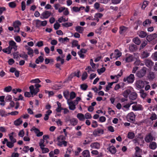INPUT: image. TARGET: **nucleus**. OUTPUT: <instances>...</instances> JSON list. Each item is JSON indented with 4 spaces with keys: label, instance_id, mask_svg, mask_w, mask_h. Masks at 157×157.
<instances>
[{
    "label": "nucleus",
    "instance_id": "obj_1",
    "mask_svg": "<svg viewBox=\"0 0 157 157\" xmlns=\"http://www.w3.org/2000/svg\"><path fill=\"white\" fill-rule=\"evenodd\" d=\"M147 68L143 67L141 70L138 71L136 73V75L137 77L141 78L144 76L146 74Z\"/></svg>",
    "mask_w": 157,
    "mask_h": 157
},
{
    "label": "nucleus",
    "instance_id": "obj_2",
    "mask_svg": "<svg viewBox=\"0 0 157 157\" xmlns=\"http://www.w3.org/2000/svg\"><path fill=\"white\" fill-rule=\"evenodd\" d=\"M127 118L128 121L134 122L135 120V115L133 112L130 113L128 114Z\"/></svg>",
    "mask_w": 157,
    "mask_h": 157
},
{
    "label": "nucleus",
    "instance_id": "obj_3",
    "mask_svg": "<svg viewBox=\"0 0 157 157\" xmlns=\"http://www.w3.org/2000/svg\"><path fill=\"white\" fill-rule=\"evenodd\" d=\"M52 14V13L51 12L48 11H45L42 13L40 17L42 19H47Z\"/></svg>",
    "mask_w": 157,
    "mask_h": 157
},
{
    "label": "nucleus",
    "instance_id": "obj_4",
    "mask_svg": "<svg viewBox=\"0 0 157 157\" xmlns=\"http://www.w3.org/2000/svg\"><path fill=\"white\" fill-rule=\"evenodd\" d=\"M30 92L32 95L33 94L36 95L39 92V89L38 88L34 89V86L33 85H31L29 87Z\"/></svg>",
    "mask_w": 157,
    "mask_h": 157
},
{
    "label": "nucleus",
    "instance_id": "obj_5",
    "mask_svg": "<svg viewBox=\"0 0 157 157\" xmlns=\"http://www.w3.org/2000/svg\"><path fill=\"white\" fill-rule=\"evenodd\" d=\"M134 80V76L133 74H131L129 76L126 78H124V81L127 82L129 83H132Z\"/></svg>",
    "mask_w": 157,
    "mask_h": 157
},
{
    "label": "nucleus",
    "instance_id": "obj_6",
    "mask_svg": "<svg viewBox=\"0 0 157 157\" xmlns=\"http://www.w3.org/2000/svg\"><path fill=\"white\" fill-rule=\"evenodd\" d=\"M104 133V130L102 129L98 128L95 129L93 132V134L96 136H99L100 134H102Z\"/></svg>",
    "mask_w": 157,
    "mask_h": 157
},
{
    "label": "nucleus",
    "instance_id": "obj_7",
    "mask_svg": "<svg viewBox=\"0 0 157 157\" xmlns=\"http://www.w3.org/2000/svg\"><path fill=\"white\" fill-rule=\"evenodd\" d=\"M157 37V34L156 33H154L148 35L146 37V39L148 41L150 42L154 39Z\"/></svg>",
    "mask_w": 157,
    "mask_h": 157
},
{
    "label": "nucleus",
    "instance_id": "obj_8",
    "mask_svg": "<svg viewBox=\"0 0 157 157\" xmlns=\"http://www.w3.org/2000/svg\"><path fill=\"white\" fill-rule=\"evenodd\" d=\"M145 65L148 68H151L153 65L154 63L151 60L146 59L145 61Z\"/></svg>",
    "mask_w": 157,
    "mask_h": 157
},
{
    "label": "nucleus",
    "instance_id": "obj_9",
    "mask_svg": "<svg viewBox=\"0 0 157 157\" xmlns=\"http://www.w3.org/2000/svg\"><path fill=\"white\" fill-rule=\"evenodd\" d=\"M144 83L142 80H138L137 81L136 83V86L137 87L141 89L144 86Z\"/></svg>",
    "mask_w": 157,
    "mask_h": 157
},
{
    "label": "nucleus",
    "instance_id": "obj_10",
    "mask_svg": "<svg viewBox=\"0 0 157 157\" xmlns=\"http://www.w3.org/2000/svg\"><path fill=\"white\" fill-rule=\"evenodd\" d=\"M67 103L69 105V108L70 109L73 110L75 109V106L76 105L74 104L73 102H71V101H69V100H68Z\"/></svg>",
    "mask_w": 157,
    "mask_h": 157
},
{
    "label": "nucleus",
    "instance_id": "obj_11",
    "mask_svg": "<svg viewBox=\"0 0 157 157\" xmlns=\"http://www.w3.org/2000/svg\"><path fill=\"white\" fill-rule=\"evenodd\" d=\"M137 49V46L134 44H131L129 46V50L131 52H134Z\"/></svg>",
    "mask_w": 157,
    "mask_h": 157
},
{
    "label": "nucleus",
    "instance_id": "obj_12",
    "mask_svg": "<svg viewBox=\"0 0 157 157\" xmlns=\"http://www.w3.org/2000/svg\"><path fill=\"white\" fill-rule=\"evenodd\" d=\"M153 139V137L151 134H149L145 138V140L147 143L152 141Z\"/></svg>",
    "mask_w": 157,
    "mask_h": 157
},
{
    "label": "nucleus",
    "instance_id": "obj_13",
    "mask_svg": "<svg viewBox=\"0 0 157 157\" xmlns=\"http://www.w3.org/2000/svg\"><path fill=\"white\" fill-rule=\"evenodd\" d=\"M137 97V94L135 92H132L131 93L129 96V98L131 100H134L136 99Z\"/></svg>",
    "mask_w": 157,
    "mask_h": 157
},
{
    "label": "nucleus",
    "instance_id": "obj_14",
    "mask_svg": "<svg viewBox=\"0 0 157 157\" xmlns=\"http://www.w3.org/2000/svg\"><path fill=\"white\" fill-rule=\"evenodd\" d=\"M132 109L135 111L141 110L143 109V108L141 105H138L137 106H133Z\"/></svg>",
    "mask_w": 157,
    "mask_h": 157
},
{
    "label": "nucleus",
    "instance_id": "obj_15",
    "mask_svg": "<svg viewBox=\"0 0 157 157\" xmlns=\"http://www.w3.org/2000/svg\"><path fill=\"white\" fill-rule=\"evenodd\" d=\"M109 151L113 154H115L116 151V150L115 147L112 146L107 149Z\"/></svg>",
    "mask_w": 157,
    "mask_h": 157
},
{
    "label": "nucleus",
    "instance_id": "obj_16",
    "mask_svg": "<svg viewBox=\"0 0 157 157\" xmlns=\"http://www.w3.org/2000/svg\"><path fill=\"white\" fill-rule=\"evenodd\" d=\"M90 147L93 148L98 149L99 148L100 145L99 143L96 142L91 144L90 145Z\"/></svg>",
    "mask_w": 157,
    "mask_h": 157
},
{
    "label": "nucleus",
    "instance_id": "obj_17",
    "mask_svg": "<svg viewBox=\"0 0 157 157\" xmlns=\"http://www.w3.org/2000/svg\"><path fill=\"white\" fill-rule=\"evenodd\" d=\"M149 55V53L148 52L147 50L144 51L141 54V57L144 59L147 58Z\"/></svg>",
    "mask_w": 157,
    "mask_h": 157
},
{
    "label": "nucleus",
    "instance_id": "obj_18",
    "mask_svg": "<svg viewBox=\"0 0 157 157\" xmlns=\"http://www.w3.org/2000/svg\"><path fill=\"white\" fill-rule=\"evenodd\" d=\"M149 147L151 149H155L157 147L156 143L155 142H151L149 145Z\"/></svg>",
    "mask_w": 157,
    "mask_h": 157
},
{
    "label": "nucleus",
    "instance_id": "obj_19",
    "mask_svg": "<svg viewBox=\"0 0 157 157\" xmlns=\"http://www.w3.org/2000/svg\"><path fill=\"white\" fill-rule=\"evenodd\" d=\"M138 34L139 36L141 38L145 37L147 35V33L143 31H140L138 32Z\"/></svg>",
    "mask_w": 157,
    "mask_h": 157
},
{
    "label": "nucleus",
    "instance_id": "obj_20",
    "mask_svg": "<svg viewBox=\"0 0 157 157\" xmlns=\"http://www.w3.org/2000/svg\"><path fill=\"white\" fill-rule=\"evenodd\" d=\"M75 30L79 33H82L84 30L83 28L79 26H77L75 28Z\"/></svg>",
    "mask_w": 157,
    "mask_h": 157
},
{
    "label": "nucleus",
    "instance_id": "obj_21",
    "mask_svg": "<svg viewBox=\"0 0 157 157\" xmlns=\"http://www.w3.org/2000/svg\"><path fill=\"white\" fill-rule=\"evenodd\" d=\"M21 23L19 21H16L14 22L13 24V26L14 27V28L19 27L21 25Z\"/></svg>",
    "mask_w": 157,
    "mask_h": 157
},
{
    "label": "nucleus",
    "instance_id": "obj_22",
    "mask_svg": "<svg viewBox=\"0 0 157 157\" xmlns=\"http://www.w3.org/2000/svg\"><path fill=\"white\" fill-rule=\"evenodd\" d=\"M154 73L153 72H150L149 73L148 77L149 79L152 80L154 79L155 77Z\"/></svg>",
    "mask_w": 157,
    "mask_h": 157
},
{
    "label": "nucleus",
    "instance_id": "obj_23",
    "mask_svg": "<svg viewBox=\"0 0 157 157\" xmlns=\"http://www.w3.org/2000/svg\"><path fill=\"white\" fill-rule=\"evenodd\" d=\"M22 120L21 118H19L14 121V124L15 125L18 126L22 124Z\"/></svg>",
    "mask_w": 157,
    "mask_h": 157
},
{
    "label": "nucleus",
    "instance_id": "obj_24",
    "mask_svg": "<svg viewBox=\"0 0 157 157\" xmlns=\"http://www.w3.org/2000/svg\"><path fill=\"white\" fill-rule=\"evenodd\" d=\"M77 117L80 121H83L85 119L84 115L81 113H78Z\"/></svg>",
    "mask_w": 157,
    "mask_h": 157
},
{
    "label": "nucleus",
    "instance_id": "obj_25",
    "mask_svg": "<svg viewBox=\"0 0 157 157\" xmlns=\"http://www.w3.org/2000/svg\"><path fill=\"white\" fill-rule=\"evenodd\" d=\"M82 155L84 157H90L89 152L88 150H85L82 153Z\"/></svg>",
    "mask_w": 157,
    "mask_h": 157
},
{
    "label": "nucleus",
    "instance_id": "obj_26",
    "mask_svg": "<svg viewBox=\"0 0 157 157\" xmlns=\"http://www.w3.org/2000/svg\"><path fill=\"white\" fill-rule=\"evenodd\" d=\"M59 40L60 42L62 43H63L65 42H68L69 40V39L67 37H66L64 38H60L59 39Z\"/></svg>",
    "mask_w": 157,
    "mask_h": 157
},
{
    "label": "nucleus",
    "instance_id": "obj_27",
    "mask_svg": "<svg viewBox=\"0 0 157 157\" xmlns=\"http://www.w3.org/2000/svg\"><path fill=\"white\" fill-rule=\"evenodd\" d=\"M27 49L28 51L27 54L29 55H30L31 57H32L33 56V50L30 47H28L27 48Z\"/></svg>",
    "mask_w": 157,
    "mask_h": 157
},
{
    "label": "nucleus",
    "instance_id": "obj_28",
    "mask_svg": "<svg viewBox=\"0 0 157 157\" xmlns=\"http://www.w3.org/2000/svg\"><path fill=\"white\" fill-rule=\"evenodd\" d=\"M133 56L130 55L128 57H127L125 60L126 62L129 63L132 62L133 61Z\"/></svg>",
    "mask_w": 157,
    "mask_h": 157
},
{
    "label": "nucleus",
    "instance_id": "obj_29",
    "mask_svg": "<svg viewBox=\"0 0 157 157\" xmlns=\"http://www.w3.org/2000/svg\"><path fill=\"white\" fill-rule=\"evenodd\" d=\"M134 42L137 45H139L141 43V41L137 37H135L133 39Z\"/></svg>",
    "mask_w": 157,
    "mask_h": 157
},
{
    "label": "nucleus",
    "instance_id": "obj_30",
    "mask_svg": "<svg viewBox=\"0 0 157 157\" xmlns=\"http://www.w3.org/2000/svg\"><path fill=\"white\" fill-rule=\"evenodd\" d=\"M116 82H112L109 83L108 85L106 86L105 91H108V90H109V89L112 88L111 86L113 85V83H116Z\"/></svg>",
    "mask_w": 157,
    "mask_h": 157
},
{
    "label": "nucleus",
    "instance_id": "obj_31",
    "mask_svg": "<svg viewBox=\"0 0 157 157\" xmlns=\"http://www.w3.org/2000/svg\"><path fill=\"white\" fill-rule=\"evenodd\" d=\"M63 94L64 97L67 100H69V99H68L69 96V92L68 90H66L63 92Z\"/></svg>",
    "mask_w": 157,
    "mask_h": 157
},
{
    "label": "nucleus",
    "instance_id": "obj_32",
    "mask_svg": "<svg viewBox=\"0 0 157 157\" xmlns=\"http://www.w3.org/2000/svg\"><path fill=\"white\" fill-rule=\"evenodd\" d=\"M44 60V59L41 56H40L36 59L35 62L36 63L38 64L40 62H43Z\"/></svg>",
    "mask_w": 157,
    "mask_h": 157
},
{
    "label": "nucleus",
    "instance_id": "obj_33",
    "mask_svg": "<svg viewBox=\"0 0 157 157\" xmlns=\"http://www.w3.org/2000/svg\"><path fill=\"white\" fill-rule=\"evenodd\" d=\"M131 92L130 90L128 89L125 90L123 93V96L126 98H127L128 94Z\"/></svg>",
    "mask_w": 157,
    "mask_h": 157
},
{
    "label": "nucleus",
    "instance_id": "obj_34",
    "mask_svg": "<svg viewBox=\"0 0 157 157\" xmlns=\"http://www.w3.org/2000/svg\"><path fill=\"white\" fill-rule=\"evenodd\" d=\"M151 23V21L149 19H146L143 23V25L145 26L148 24H150Z\"/></svg>",
    "mask_w": 157,
    "mask_h": 157
},
{
    "label": "nucleus",
    "instance_id": "obj_35",
    "mask_svg": "<svg viewBox=\"0 0 157 157\" xmlns=\"http://www.w3.org/2000/svg\"><path fill=\"white\" fill-rule=\"evenodd\" d=\"M19 56L21 57L25 58L26 60H27L28 56L25 52H23L20 54Z\"/></svg>",
    "mask_w": 157,
    "mask_h": 157
},
{
    "label": "nucleus",
    "instance_id": "obj_36",
    "mask_svg": "<svg viewBox=\"0 0 157 157\" xmlns=\"http://www.w3.org/2000/svg\"><path fill=\"white\" fill-rule=\"evenodd\" d=\"M76 97V94L73 91H72L70 94V98L69 99V100H72Z\"/></svg>",
    "mask_w": 157,
    "mask_h": 157
},
{
    "label": "nucleus",
    "instance_id": "obj_37",
    "mask_svg": "<svg viewBox=\"0 0 157 157\" xmlns=\"http://www.w3.org/2000/svg\"><path fill=\"white\" fill-rule=\"evenodd\" d=\"M147 42L146 41H144L141 44L140 47V50L143 49L147 44Z\"/></svg>",
    "mask_w": 157,
    "mask_h": 157
},
{
    "label": "nucleus",
    "instance_id": "obj_38",
    "mask_svg": "<svg viewBox=\"0 0 157 157\" xmlns=\"http://www.w3.org/2000/svg\"><path fill=\"white\" fill-rule=\"evenodd\" d=\"M128 137L130 139H132L135 136L134 134L132 132H129L128 134Z\"/></svg>",
    "mask_w": 157,
    "mask_h": 157
},
{
    "label": "nucleus",
    "instance_id": "obj_39",
    "mask_svg": "<svg viewBox=\"0 0 157 157\" xmlns=\"http://www.w3.org/2000/svg\"><path fill=\"white\" fill-rule=\"evenodd\" d=\"M13 143L10 141H7L6 145L10 148L13 147L14 146Z\"/></svg>",
    "mask_w": 157,
    "mask_h": 157
},
{
    "label": "nucleus",
    "instance_id": "obj_40",
    "mask_svg": "<svg viewBox=\"0 0 157 157\" xmlns=\"http://www.w3.org/2000/svg\"><path fill=\"white\" fill-rule=\"evenodd\" d=\"M72 23L71 22H67L65 23H63L62 24V25L66 27H68L69 26H71L72 25Z\"/></svg>",
    "mask_w": 157,
    "mask_h": 157
},
{
    "label": "nucleus",
    "instance_id": "obj_41",
    "mask_svg": "<svg viewBox=\"0 0 157 157\" xmlns=\"http://www.w3.org/2000/svg\"><path fill=\"white\" fill-rule=\"evenodd\" d=\"M105 68L103 67L101 68L100 69H98L97 70V72L99 75H100L101 73L104 72L105 71Z\"/></svg>",
    "mask_w": 157,
    "mask_h": 157
},
{
    "label": "nucleus",
    "instance_id": "obj_42",
    "mask_svg": "<svg viewBox=\"0 0 157 157\" xmlns=\"http://www.w3.org/2000/svg\"><path fill=\"white\" fill-rule=\"evenodd\" d=\"M56 59L57 61H60L61 63L62 64H63V63H64V59H62L61 58V56H60L57 57L56 58Z\"/></svg>",
    "mask_w": 157,
    "mask_h": 157
},
{
    "label": "nucleus",
    "instance_id": "obj_43",
    "mask_svg": "<svg viewBox=\"0 0 157 157\" xmlns=\"http://www.w3.org/2000/svg\"><path fill=\"white\" fill-rule=\"evenodd\" d=\"M40 148L42 150V153H43L48 152L49 151L48 148H45L44 147H40Z\"/></svg>",
    "mask_w": 157,
    "mask_h": 157
},
{
    "label": "nucleus",
    "instance_id": "obj_44",
    "mask_svg": "<svg viewBox=\"0 0 157 157\" xmlns=\"http://www.w3.org/2000/svg\"><path fill=\"white\" fill-rule=\"evenodd\" d=\"M44 139H40L39 144L40 147H44L45 145L44 144Z\"/></svg>",
    "mask_w": 157,
    "mask_h": 157
},
{
    "label": "nucleus",
    "instance_id": "obj_45",
    "mask_svg": "<svg viewBox=\"0 0 157 157\" xmlns=\"http://www.w3.org/2000/svg\"><path fill=\"white\" fill-rule=\"evenodd\" d=\"M30 82L32 83H39L40 82V81L38 78H36L31 80Z\"/></svg>",
    "mask_w": 157,
    "mask_h": 157
},
{
    "label": "nucleus",
    "instance_id": "obj_46",
    "mask_svg": "<svg viewBox=\"0 0 157 157\" xmlns=\"http://www.w3.org/2000/svg\"><path fill=\"white\" fill-rule=\"evenodd\" d=\"M60 27V25L56 22L54 25V28L55 30L58 29Z\"/></svg>",
    "mask_w": 157,
    "mask_h": 157
},
{
    "label": "nucleus",
    "instance_id": "obj_47",
    "mask_svg": "<svg viewBox=\"0 0 157 157\" xmlns=\"http://www.w3.org/2000/svg\"><path fill=\"white\" fill-rule=\"evenodd\" d=\"M87 77V74L86 72H84L82 75V80L83 81L86 79Z\"/></svg>",
    "mask_w": 157,
    "mask_h": 157
},
{
    "label": "nucleus",
    "instance_id": "obj_48",
    "mask_svg": "<svg viewBox=\"0 0 157 157\" xmlns=\"http://www.w3.org/2000/svg\"><path fill=\"white\" fill-rule=\"evenodd\" d=\"M9 6L12 8H14L16 6V4L14 2H11L9 3Z\"/></svg>",
    "mask_w": 157,
    "mask_h": 157
},
{
    "label": "nucleus",
    "instance_id": "obj_49",
    "mask_svg": "<svg viewBox=\"0 0 157 157\" xmlns=\"http://www.w3.org/2000/svg\"><path fill=\"white\" fill-rule=\"evenodd\" d=\"M70 122L71 124L73 125H75L77 124V122L76 119L74 118L71 119L70 120Z\"/></svg>",
    "mask_w": 157,
    "mask_h": 157
},
{
    "label": "nucleus",
    "instance_id": "obj_50",
    "mask_svg": "<svg viewBox=\"0 0 157 157\" xmlns=\"http://www.w3.org/2000/svg\"><path fill=\"white\" fill-rule=\"evenodd\" d=\"M115 52L116 53V55L117 57L116 59H117V58L120 57L121 55V53L120 52L118 49H116L115 50Z\"/></svg>",
    "mask_w": 157,
    "mask_h": 157
},
{
    "label": "nucleus",
    "instance_id": "obj_51",
    "mask_svg": "<svg viewBox=\"0 0 157 157\" xmlns=\"http://www.w3.org/2000/svg\"><path fill=\"white\" fill-rule=\"evenodd\" d=\"M80 87L81 89L83 90H86L88 86L87 85L85 84H82L80 85Z\"/></svg>",
    "mask_w": 157,
    "mask_h": 157
},
{
    "label": "nucleus",
    "instance_id": "obj_52",
    "mask_svg": "<svg viewBox=\"0 0 157 157\" xmlns=\"http://www.w3.org/2000/svg\"><path fill=\"white\" fill-rule=\"evenodd\" d=\"M12 87L9 86L5 88L4 91L6 92H9L12 90Z\"/></svg>",
    "mask_w": 157,
    "mask_h": 157
},
{
    "label": "nucleus",
    "instance_id": "obj_53",
    "mask_svg": "<svg viewBox=\"0 0 157 157\" xmlns=\"http://www.w3.org/2000/svg\"><path fill=\"white\" fill-rule=\"evenodd\" d=\"M9 138L11 141V142L13 143L16 142V139L13 138L12 135H9Z\"/></svg>",
    "mask_w": 157,
    "mask_h": 157
},
{
    "label": "nucleus",
    "instance_id": "obj_54",
    "mask_svg": "<svg viewBox=\"0 0 157 157\" xmlns=\"http://www.w3.org/2000/svg\"><path fill=\"white\" fill-rule=\"evenodd\" d=\"M87 69L88 70L87 72L89 73H90V71H95V70L93 69H92L91 67L90 66H88L87 68L85 69V70H87Z\"/></svg>",
    "mask_w": 157,
    "mask_h": 157
},
{
    "label": "nucleus",
    "instance_id": "obj_55",
    "mask_svg": "<svg viewBox=\"0 0 157 157\" xmlns=\"http://www.w3.org/2000/svg\"><path fill=\"white\" fill-rule=\"evenodd\" d=\"M144 90H140V93L141 95V97L144 98L146 96V94L144 92Z\"/></svg>",
    "mask_w": 157,
    "mask_h": 157
},
{
    "label": "nucleus",
    "instance_id": "obj_56",
    "mask_svg": "<svg viewBox=\"0 0 157 157\" xmlns=\"http://www.w3.org/2000/svg\"><path fill=\"white\" fill-rule=\"evenodd\" d=\"M91 142V140L90 139L89 140L88 138H86V140H84V142L83 144L84 145H86L89 144Z\"/></svg>",
    "mask_w": 157,
    "mask_h": 157
},
{
    "label": "nucleus",
    "instance_id": "obj_57",
    "mask_svg": "<svg viewBox=\"0 0 157 157\" xmlns=\"http://www.w3.org/2000/svg\"><path fill=\"white\" fill-rule=\"evenodd\" d=\"M150 119L152 121L155 120L157 119V116L155 113H152Z\"/></svg>",
    "mask_w": 157,
    "mask_h": 157
},
{
    "label": "nucleus",
    "instance_id": "obj_58",
    "mask_svg": "<svg viewBox=\"0 0 157 157\" xmlns=\"http://www.w3.org/2000/svg\"><path fill=\"white\" fill-rule=\"evenodd\" d=\"M0 114L2 117H5L7 115L6 114L5 111L2 109L0 110Z\"/></svg>",
    "mask_w": 157,
    "mask_h": 157
},
{
    "label": "nucleus",
    "instance_id": "obj_59",
    "mask_svg": "<svg viewBox=\"0 0 157 157\" xmlns=\"http://www.w3.org/2000/svg\"><path fill=\"white\" fill-rule=\"evenodd\" d=\"M36 26L37 27H40L41 26V21L39 20H36Z\"/></svg>",
    "mask_w": 157,
    "mask_h": 157
},
{
    "label": "nucleus",
    "instance_id": "obj_60",
    "mask_svg": "<svg viewBox=\"0 0 157 157\" xmlns=\"http://www.w3.org/2000/svg\"><path fill=\"white\" fill-rule=\"evenodd\" d=\"M85 118L91 119L92 117L91 114L89 113H86L85 115L84 116Z\"/></svg>",
    "mask_w": 157,
    "mask_h": 157
},
{
    "label": "nucleus",
    "instance_id": "obj_61",
    "mask_svg": "<svg viewBox=\"0 0 157 157\" xmlns=\"http://www.w3.org/2000/svg\"><path fill=\"white\" fill-rule=\"evenodd\" d=\"M25 134V132L23 130H21L18 133V136H19L23 137Z\"/></svg>",
    "mask_w": 157,
    "mask_h": 157
},
{
    "label": "nucleus",
    "instance_id": "obj_62",
    "mask_svg": "<svg viewBox=\"0 0 157 157\" xmlns=\"http://www.w3.org/2000/svg\"><path fill=\"white\" fill-rule=\"evenodd\" d=\"M32 129L34 131V132L36 134V135L40 132V130L37 128H36L35 127H33Z\"/></svg>",
    "mask_w": 157,
    "mask_h": 157
},
{
    "label": "nucleus",
    "instance_id": "obj_63",
    "mask_svg": "<svg viewBox=\"0 0 157 157\" xmlns=\"http://www.w3.org/2000/svg\"><path fill=\"white\" fill-rule=\"evenodd\" d=\"M78 41L77 40H74L72 43V47L76 46L78 45Z\"/></svg>",
    "mask_w": 157,
    "mask_h": 157
},
{
    "label": "nucleus",
    "instance_id": "obj_64",
    "mask_svg": "<svg viewBox=\"0 0 157 157\" xmlns=\"http://www.w3.org/2000/svg\"><path fill=\"white\" fill-rule=\"evenodd\" d=\"M29 150V147L28 146H25L23 149V151L25 153H27Z\"/></svg>",
    "mask_w": 157,
    "mask_h": 157
}]
</instances>
